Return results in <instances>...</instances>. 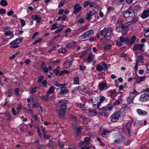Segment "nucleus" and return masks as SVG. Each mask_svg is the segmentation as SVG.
<instances>
[{
  "instance_id": "obj_1",
  "label": "nucleus",
  "mask_w": 149,
  "mask_h": 149,
  "mask_svg": "<svg viewBox=\"0 0 149 149\" xmlns=\"http://www.w3.org/2000/svg\"><path fill=\"white\" fill-rule=\"evenodd\" d=\"M68 101L66 100H61L57 103L56 113L61 118H63L65 115L67 110V104Z\"/></svg>"
},
{
  "instance_id": "obj_2",
  "label": "nucleus",
  "mask_w": 149,
  "mask_h": 149,
  "mask_svg": "<svg viewBox=\"0 0 149 149\" xmlns=\"http://www.w3.org/2000/svg\"><path fill=\"white\" fill-rule=\"evenodd\" d=\"M127 25H125L122 24L117 26L116 27V30L117 31L121 32L122 35L124 36L126 35L127 32Z\"/></svg>"
},
{
  "instance_id": "obj_3",
  "label": "nucleus",
  "mask_w": 149,
  "mask_h": 149,
  "mask_svg": "<svg viewBox=\"0 0 149 149\" xmlns=\"http://www.w3.org/2000/svg\"><path fill=\"white\" fill-rule=\"evenodd\" d=\"M120 111H116L110 118L111 121L113 123L117 122L120 117Z\"/></svg>"
},
{
  "instance_id": "obj_4",
  "label": "nucleus",
  "mask_w": 149,
  "mask_h": 149,
  "mask_svg": "<svg viewBox=\"0 0 149 149\" xmlns=\"http://www.w3.org/2000/svg\"><path fill=\"white\" fill-rule=\"evenodd\" d=\"M123 16L126 18H128L130 17H132L134 15V13L133 10H127L125 11H124L123 12Z\"/></svg>"
},
{
  "instance_id": "obj_5",
  "label": "nucleus",
  "mask_w": 149,
  "mask_h": 149,
  "mask_svg": "<svg viewBox=\"0 0 149 149\" xmlns=\"http://www.w3.org/2000/svg\"><path fill=\"white\" fill-rule=\"evenodd\" d=\"M144 46V44H142L140 45L138 44H137L134 45L133 46V50L134 51H136L138 50H139L142 52H144V48H143Z\"/></svg>"
},
{
  "instance_id": "obj_6",
  "label": "nucleus",
  "mask_w": 149,
  "mask_h": 149,
  "mask_svg": "<svg viewBox=\"0 0 149 149\" xmlns=\"http://www.w3.org/2000/svg\"><path fill=\"white\" fill-rule=\"evenodd\" d=\"M139 100L142 102H143L149 100V94H146V93L141 95Z\"/></svg>"
},
{
  "instance_id": "obj_7",
  "label": "nucleus",
  "mask_w": 149,
  "mask_h": 149,
  "mask_svg": "<svg viewBox=\"0 0 149 149\" xmlns=\"http://www.w3.org/2000/svg\"><path fill=\"white\" fill-rule=\"evenodd\" d=\"M60 91L59 92V94L60 95H63L65 94L68 93L69 91V89L65 87V86L61 87Z\"/></svg>"
},
{
  "instance_id": "obj_8",
  "label": "nucleus",
  "mask_w": 149,
  "mask_h": 149,
  "mask_svg": "<svg viewBox=\"0 0 149 149\" xmlns=\"http://www.w3.org/2000/svg\"><path fill=\"white\" fill-rule=\"evenodd\" d=\"M108 31V29L107 28L105 27L103 30H101L98 33L97 36L98 38L99 39L100 36H101V35L103 36L104 38V37H105Z\"/></svg>"
},
{
  "instance_id": "obj_9",
  "label": "nucleus",
  "mask_w": 149,
  "mask_h": 149,
  "mask_svg": "<svg viewBox=\"0 0 149 149\" xmlns=\"http://www.w3.org/2000/svg\"><path fill=\"white\" fill-rule=\"evenodd\" d=\"M80 5L79 3H77L74 4V9L73 12L74 14H77L82 8V7L81 6H79Z\"/></svg>"
},
{
  "instance_id": "obj_10",
  "label": "nucleus",
  "mask_w": 149,
  "mask_h": 149,
  "mask_svg": "<svg viewBox=\"0 0 149 149\" xmlns=\"http://www.w3.org/2000/svg\"><path fill=\"white\" fill-rule=\"evenodd\" d=\"M149 16V8L144 10L142 12L141 17L143 19H145Z\"/></svg>"
},
{
  "instance_id": "obj_11",
  "label": "nucleus",
  "mask_w": 149,
  "mask_h": 149,
  "mask_svg": "<svg viewBox=\"0 0 149 149\" xmlns=\"http://www.w3.org/2000/svg\"><path fill=\"white\" fill-rule=\"evenodd\" d=\"M131 124L132 123L130 121L128 122L126 125V129L128 132V135L130 136H131V135L130 132L131 131Z\"/></svg>"
},
{
  "instance_id": "obj_12",
  "label": "nucleus",
  "mask_w": 149,
  "mask_h": 149,
  "mask_svg": "<svg viewBox=\"0 0 149 149\" xmlns=\"http://www.w3.org/2000/svg\"><path fill=\"white\" fill-rule=\"evenodd\" d=\"M31 18L34 20H37L36 23H39L41 22L42 21V18L41 17H38V15H32L31 16Z\"/></svg>"
},
{
  "instance_id": "obj_13",
  "label": "nucleus",
  "mask_w": 149,
  "mask_h": 149,
  "mask_svg": "<svg viewBox=\"0 0 149 149\" xmlns=\"http://www.w3.org/2000/svg\"><path fill=\"white\" fill-rule=\"evenodd\" d=\"M107 86V84L104 82L100 83L98 85V88L101 91L104 90V88Z\"/></svg>"
},
{
  "instance_id": "obj_14",
  "label": "nucleus",
  "mask_w": 149,
  "mask_h": 149,
  "mask_svg": "<svg viewBox=\"0 0 149 149\" xmlns=\"http://www.w3.org/2000/svg\"><path fill=\"white\" fill-rule=\"evenodd\" d=\"M22 41V39L21 38H17L15 40L11 42L9 45H13L14 44L18 45Z\"/></svg>"
},
{
  "instance_id": "obj_15",
  "label": "nucleus",
  "mask_w": 149,
  "mask_h": 149,
  "mask_svg": "<svg viewBox=\"0 0 149 149\" xmlns=\"http://www.w3.org/2000/svg\"><path fill=\"white\" fill-rule=\"evenodd\" d=\"M101 111L100 112H97V114H100V115L104 116L106 115V111H107L106 108V107H103L102 109H99Z\"/></svg>"
},
{
  "instance_id": "obj_16",
  "label": "nucleus",
  "mask_w": 149,
  "mask_h": 149,
  "mask_svg": "<svg viewBox=\"0 0 149 149\" xmlns=\"http://www.w3.org/2000/svg\"><path fill=\"white\" fill-rule=\"evenodd\" d=\"M2 114L5 115L4 119L6 120H10L12 118L11 115L8 112H6L5 113H2Z\"/></svg>"
},
{
  "instance_id": "obj_17",
  "label": "nucleus",
  "mask_w": 149,
  "mask_h": 149,
  "mask_svg": "<svg viewBox=\"0 0 149 149\" xmlns=\"http://www.w3.org/2000/svg\"><path fill=\"white\" fill-rule=\"evenodd\" d=\"M94 56V55L93 54H90L88 55L87 58L85 60L88 63H91L93 61Z\"/></svg>"
},
{
  "instance_id": "obj_18",
  "label": "nucleus",
  "mask_w": 149,
  "mask_h": 149,
  "mask_svg": "<svg viewBox=\"0 0 149 149\" xmlns=\"http://www.w3.org/2000/svg\"><path fill=\"white\" fill-rule=\"evenodd\" d=\"M82 128L81 126H79L77 127L75 132V133L77 134V137L79 136L80 134L81 131H82Z\"/></svg>"
},
{
  "instance_id": "obj_19",
  "label": "nucleus",
  "mask_w": 149,
  "mask_h": 149,
  "mask_svg": "<svg viewBox=\"0 0 149 149\" xmlns=\"http://www.w3.org/2000/svg\"><path fill=\"white\" fill-rule=\"evenodd\" d=\"M111 132L108 130H103L101 131L100 132L102 134V135L103 137H104L105 136H106L108 134Z\"/></svg>"
},
{
  "instance_id": "obj_20",
  "label": "nucleus",
  "mask_w": 149,
  "mask_h": 149,
  "mask_svg": "<svg viewBox=\"0 0 149 149\" xmlns=\"http://www.w3.org/2000/svg\"><path fill=\"white\" fill-rule=\"evenodd\" d=\"M137 112L139 115L141 116L147 115V113L146 111L139 109L137 110Z\"/></svg>"
},
{
  "instance_id": "obj_21",
  "label": "nucleus",
  "mask_w": 149,
  "mask_h": 149,
  "mask_svg": "<svg viewBox=\"0 0 149 149\" xmlns=\"http://www.w3.org/2000/svg\"><path fill=\"white\" fill-rule=\"evenodd\" d=\"M71 60L70 61H65L63 63V65H68V67H70L72 65V63L73 61V59L72 58H71Z\"/></svg>"
},
{
  "instance_id": "obj_22",
  "label": "nucleus",
  "mask_w": 149,
  "mask_h": 149,
  "mask_svg": "<svg viewBox=\"0 0 149 149\" xmlns=\"http://www.w3.org/2000/svg\"><path fill=\"white\" fill-rule=\"evenodd\" d=\"M64 26V25H61L60 27L58 28V29L55 31L54 32V34H56L58 33L61 31H62L63 29V27Z\"/></svg>"
},
{
  "instance_id": "obj_23",
  "label": "nucleus",
  "mask_w": 149,
  "mask_h": 149,
  "mask_svg": "<svg viewBox=\"0 0 149 149\" xmlns=\"http://www.w3.org/2000/svg\"><path fill=\"white\" fill-rule=\"evenodd\" d=\"M100 102L98 103V105H97V108H98V109H99V105L101 104V103L103 102V101L105 100V97L104 96H100Z\"/></svg>"
},
{
  "instance_id": "obj_24",
  "label": "nucleus",
  "mask_w": 149,
  "mask_h": 149,
  "mask_svg": "<svg viewBox=\"0 0 149 149\" xmlns=\"http://www.w3.org/2000/svg\"><path fill=\"white\" fill-rule=\"evenodd\" d=\"M141 9V7L139 5H135L134 7V10L136 12L139 11Z\"/></svg>"
},
{
  "instance_id": "obj_25",
  "label": "nucleus",
  "mask_w": 149,
  "mask_h": 149,
  "mask_svg": "<svg viewBox=\"0 0 149 149\" xmlns=\"http://www.w3.org/2000/svg\"><path fill=\"white\" fill-rule=\"evenodd\" d=\"M136 38V37L135 36H132L130 40V45H131L134 43L135 42Z\"/></svg>"
},
{
  "instance_id": "obj_26",
  "label": "nucleus",
  "mask_w": 149,
  "mask_h": 149,
  "mask_svg": "<svg viewBox=\"0 0 149 149\" xmlns=\"http://www.w3.org/2000/svg\"><path fill=\"white\" fill-rule=\"evenodd\" d=\"M87 36L88 37L92 36L93 33V31L92 30H89L85 32Z\"/></svg>"
},
{
  "instance_id": "obj_27",
  "label": "nucleus",
  "mask_w": 149,
  "mask_h": 149,
  "mask_svg": "<svg viewBox=\"0 0 149 149\" xmlns=\"http://www.w3.org/2000/svg\"><path fill=\"white\" fill-rule=\"evenodd\" d=\"M55 88L53 86H51L49 88V90L48 91V94H51L53 93L54 91Z\"/></svg>"
},
{
  "instance_id": "obj_28",
  "label": "nucleus",
  "mask_w": 149,
  "mask_h": 149,
  "mask_svg": "<svg viewBox=\"0 0 149 149\" xmlns=\"http://www.w3.org/2000/svg\"><path fill=\"white\" fill-rule=\"evenodd\" d=\"M133 17L132 18V19L131 21H129L127 22V23H130V24H128V25H130L132 24H134L136 22L137 20V19L135 17Z\"/></svg>"
},
{
  "instance_id": "obj_29",
  "label": "nucleus",
  "mask_w": 149,
  "mask_h": 149,
  "mask_svg": "<svg viewBox=\"0 0 149 149\" xmlns=\"http://www.w3.org/2000/svg\"><path fill=\"white\" fill-rule=\"evenodd\" d=\"M0 4L2 6H5L8 5V2L6 0H1L0 2Z\"/></svg>"
},
{
  "instance_id": "obj_30",
  "label": "nucleus",
  "mask_w": 149,
  "mask_h": 149,
  "mask_svg": "<svg viewBox=\"0 0 149 149\" xmlns=\"http://www.w3.org/2000/svg\"><path fill=\"white\" fill-rule=\"evenodd\" d=\"M97 108H96L95 110H91V109H88V111L89 113H91L92 115H95L97 114V112L96 111V110H97Z\"/></svg>"
},
{
  "instance_id": "obj_31",
  "label": "nucleus",
  "mask_w": 149,
  "mask_h": 149,
  "mask_svg": "<svg viewBox=\"0 0 149 149\" xmlns=\"http://www.w3.org/2000/svg\"><path fill=\"white\" fill-rule=\"evenodd\" d=\"M146 77L142 76L140 77L139 79H137L136 81V82L137 83L143 81L145 79Z\"/></svg>"
},
{
  "instance_id": "obj_32",
  "label": "nucleus",
  "mask_w": 149,
  "mask_h": 149,
  "mask_svg": "<svg viewBox=\"0 0 149 149\" xmlns=\"http://www.w3.org/2000/svg\"><path fill=\"white\" fill-rule=\"evenodd\" d=\"M112 32H111V33ZM111 32H109V31L107 33L105 37H104V38H105L106 40H109L111 38Z\"/></svg>"
},
{
  "instance_id": "obj_33",
  "label": "nucleus",
  "mask_w": 149,
  "mask_h": 149,
  "mask_svg": "<svg viewBox=\"0 0 149 149\" xmlns=\"http://www.w3.org/2000/svg\"><path fill=\"white\" fill-rule=\"evenodd\" d=\"M54 84L57 87H61L62 86H65V84H59L57 81L54 82Z\"/></svg>"
},
{
  "instance_id": "obj_34",
  "label": "nucleus",
  "mask_w": 149,
  "mask_h": 149,
  "mask_svg": "<svg viewBox=\"0 0 149 149\" xmlns=\"http://www.w3.org/2000/svg\"><path fill=\"white\" fill-rule=\"evenodd\" d=\"M91 2V0L86 1L84 2L83 5L84 7L86 8V7L88 6L90 3Z\"/></svg>"
},
{
  "instance_id": "obj_35",
  "label": "nucleus",
  "mask_w": 149,
  "mask_h": 149,
  "mask_svg": "<svg viewBox=\"0 0 149 149\" xmlns=\"http://www.w3.org/2000/svg\"><path fill=\"white\" fill-rule=\"evenodd\" d=\"M79 82V78L78 77H76L74 78V84H77Z\"/></svg>"
},
{
  "instance_id": "obj_36",
  "label": "nucleus",
  "mask_w": 149,
  "mask_h": 149,
  "mask_svg": "<svg viewBox=\"0 0 149 149\" xmlns=\"http://www.w3.org/2000/svg\"><path fill=\"white\" fill-rule=\"evenodd\" d=\"M87 37H88L87 36L86 33L85 32L81 36L79 37V39L81 40L84 38H86Z\"/></svg>"
},
{
  "instance_id": "obj_37",
  "label": "nucleus",
  "mask_w": 149,
  "mask_h": 149,
  "mask_svg": "<svg viewBox=\"0 0 149 149\" xmlns=\"http://www.w3.org/2000/svg\"><path fill=\"white\" fill-rule=\"evenodd\" d=\"M123 101L122 99L120 98L118 99L114 103V105H117L121 103Z\"/></svg>"
},
{
  "instance_id": "obj_38",
  "label": "nucleus",
  "mask_w": 149,
  "mask_h": 149,
  "mask_svg": "<svg viewBox=\"0 0 149 149\" xmlns=\"http://www.w3.org/2000/svg\"><path fill=\"white\" fill-rule=\"evenodd\" d=\"M44 78V77L43 75H41L39 76V79L38 80V82L39 84L42 82L43 79Z\"/></svg>"
},
{
  "instance_id": "obj_39",
  "label": "nucleus",
  "mask_w": 149,
  "mask_h": 149,
  "mask_svg": "<svg viewBox=\"0 0 149 149\" xmlns=\"http://www.w3.org/2000/svg\"><path fill=\"white\" fill-rule=\"evenodd\" d=\"M67 51V50L65 48H62L59 49L58 52H61V53H64L66 52Z\"/></svg>"
},
{
  "instance_id": "obj_40",
  "label": "nucleus",
  "mask_w": 149,
  "mask_h": 149,
  "mask_svg": "<svg viewBox=\"0 0 149 149\" xmlns=\"http://www.w3.org/2000/svg\"><path fill=\"white\" fill-rule=\"evenodd\" d=\"M39 106V104L36 102H35V103H33L32 105V107L34 108H38Z\"/></svg>"
},
{
  "instance_id": "obj_41",
  "label": "nucleus",
  "mask_w": 149,
  "mask_h": 149,
  "mask_svg": "<svg viewBox=\"0 0 149 149\" xmlns=\"http://www.w3.org/2000/svg\"><path fill=\"white\" fill-rule=\"evenodd\" d=\"M96 70L98 71H101L103 70V69L102 66L100 65H98L96 68Z\"/></svg>"
},
{
  "instance_id": "obj_42",
  "label": "nucleus",
  "mask_w": 149,
  "mask_h": 149,
  "mask_svg": "<svg viewBox=\"0 0 149 149\" xmlns=\"http://www.w3.org/2000/svg\"><path fill=\"white\" fill-rule=\"evenodd\" d=\"M57 23L54 24L52 26V27L51 28V29L52 30H53L58 28V26H57Z\"/></svg>"
},
{
  "instance_id": "obj_43",
  "label": "nucleus",
  "mask_w": 149,
  "mask_h": 149,
  "mask_svg": "<svg viewBox=\"0 0 149 149\" xmlns=\"http://www.w3.org/2000/svg\"><path fill=\"white\" fill-rule=\"evenodd\" d=\"M80 149H92L91 146H87L86 145H84L83 147H81Z\"/></svg>"
},
{
  "instance_id": "obj_44",
  "label": "nucleus",
  "mask_w": 149,
  "mask_h": 149,
  "mask_svg": "<svg viewBox=\"0 0 149 149\" xmlns=\"http://www.w3.org/2000/svg\"><path fill=\"white\" fill-rule=\"evenodd\" d=\"M61 17L62 19L61 20L62 21H66L68 19L67 16L65 14L63 15L62 17Z\"/></svg>"
},
{
  "instance_id": "obj_45",
  "label": "nucleus",
  "mask_w": 149,
  "mask_h": 149,
  "mask_svg": "<svg viewBox=\"0 0 149 149\" xmlns=\"http://www.w3.org/2000/svg\"><path fill=\"white\" fill-rule=\"evenodd\" d=\"M128 109V107L127 106H125L123 107L121 109V110H122V112L125 113L126 111H127Z\"/></svg>"
},
{
  "instance_id": "obj_46",
  "label": "nucleus",
  "mask_w": 149,
  "mask_h": 149,
  "mask_svg": "<svg viewBox=\"0 0 149 149\" xmlns=\"http://www.w3.org/2000/svg\"><path fill=\"white\" fill-rule=\"evenodd\" d=\"M41 98L43 100L45 101H48L49 100V99L48 97H47L45 96V95H42L41 97Z\"/></svg>"
},
{
  "instance_id": "obj_47",
  "label": "nucleus",
  "mask_w": 149,
  "mask_h": 149,
  "mask_svg": "<svg viewBox=\"0 0 149 149\" xmlns=\"http://www.w3.org/2000/svg\"><path fill=\"white\" fill-rule=\"evenodd\" d=\"M95 102H94V103H93V102L92 103V105L93 107L94 108H95L96 106L97 108H97V109H98V108H97V105H98L99 102H98L97 100H96L95 99Z\"/></svg>"
},
{
  "instance_id": "obj_48",
  "label": "nucleus",
  "mask_w": 149,
  "mask_h": 149,
  "mask_svg": "<svg viewBox=\"0 0 149 149\" xmlns=\"http://www.w3.org/2000/svg\"><path fill=\"white\" fill-rule=\"evenodd\" d=\"M112 45L111 44H109L105 46L104 48V49L108 50L112 48Z\"/></svg>"
},
{
  "instance_id": "obj_49",
  "label": "nucleus",
  "mask_w": 149,
  "mask_h": 149,
  "mask_svg": "<svg viewBox=\"0 0 149 149\" xmlns=\"http://www.w3.org/2000/svg\"><path fill=\"white\" fill-rule=\"evenodd\" d=\"M102 64L103 66V70H106L108 67V64H106V63H105L104 62H102Z\"/></svg>"
},
{
  "instance_id": "obj_50",
  "label": "nucleus",
  "mask_w": 149,
  "mask_h": 149,
  "mask_svg": "<svg viewBox=\"0 0 149 149\" xmlns=\"http://www.w3.org/2000/svg\"><path fill=\"white\" fill-rule=\"evenodd\" d=\"M13 32L10 31H8L5 32L4 34L6 36L11 35Z\"/></svg>"
},
{
  "instance_id": "obj_51",
  "label": "nucleus",
  "mask_w": 149,
  "mask_h": 149,
  "mask_svg": "<svg viewBox=\"0 0 149 149\" xmlns=\"http://www.w3.org/2000/svg\"><path fill=\"white\" fill-rule=\"evenodd\" d=\"M37 88V86H35L34 88H32L31 91V93L32 94L33 93H35L36 92V89Z\"/></svg>"
},
{
  "instance_id": "obj_52",
  "label": "nucleus",
  "mask_w": 149,
  "mask_h": 149,
  "mask_svg": "<svg viewBox=\"0 0 149 149\" xmlns=\"http://www.w3.org/2000/svg\"><path fill=\"white\" fill-rule=\"evenodd\" d=\"M21 23V25L22 26H24L26 24V22L24 20L22 19L21 18L19 19Z\"/></svg>"
},
{
  "instance_id": "obj_53",
  "label": "nucleus",
  "mask_w": 149,
  "mask_h": 149,
  "mask_svg": "<svg viewBox=\"0 0 149 149\" xmlns=\"http://www.w3.org/2000/svg\"><path fill=\"white\" fill-rule=\"evenodd\" d=\"M43 138L44 139H50V136H49L47 135L46 133H43Z\"/></svg>"
},
{
  "instance_id": "obj_54",
  "label": "nucleus",
  "mask_w": 149,
  "mask_h": 149,
  "mask_svg": "<svg viewBox=\"0 0 149 149\" xmlns=\"http://www.w3.org/2000/svg\"><path fill=\"white\" fill-rule=\"evenodd\" d=\"M107 12H110L111 11L113 12L114 10V8L113 7L109 6L107 8Z\"/></svg>"
},
{
  "instance_id": "obj_55",
  "label": "nucleus",
  "mask_w": 149,
  "mask_h": 149,
  "mask_svg": "<svg viewBox=\"0 0 149 149\" xmlns=\"http://www.w3.org/2000/svg\"><path fill=\"white\" fill-rule=\"evenodd\" d=\"M6 9H3V8H0V14H4L6 13Z\"/></svg>"
},
{
  "instance_id": "obj_56",
  "label": "nucleus",
  "mask_w": 149,
  "mask_h": 149,
  "mask_svg": "<svg viewBox=\"0 0 149 149\" xmlns=\"http://www.w3.org/2000/svg\"><path fill=\"white\" fill-rule=\"evenodd\" d=\"M8 96L9 97H10L12 96L13 93H12V90L11 89H8Z\"/></svg>"
},
{
  "instance_id": "obj_57",
  "label": "nucleus",
  "mask_w": 149,
  "mask_h": 149,
  "mask_svg": "<svg viewBox=\"0 0 149 149\" xmlns=\"http://www.w3.org/2000/svg\"><path fill=\"white\" fill-rule=\"evenodd\" d=\"M19 88H15V95H19Z\"/></svg>"
},
{
  "instance_id": "obj_58",
  "label": "nucleus",
  "mask_w": 149,
  "mask_h": 149,
  "mask_svg": "<svg viewBox=\"0 0 149 149\" xmlns=\"http://www.w3.org/2000/svg\"><path fill=\"white\" fill-rule=\"evenodd\" d=\"M92 16L89 13L86 14V18L87 20H89L91 18Z\"/></svg>"
},
{
  "instance_id": "obj_59",
  "label": "nucleus",
  "mask_w": 149,
  "mask_h": 149,
  "mask_svg": "<svg viewBox=\"0 0 149 149\" xmlns=\"http://www.w3.org/2000/svg\"><path fill=\"white\" fill-rule=\"evenodd\" d=\"M87 52L86 51H84L81 53L79 57L81 58H82L83 56L86 55Z\"/></svg>"
},
{
  "instance_id": "obj_60",
  "label": "nucleus",
  "mask_w": 149,
  "mask_h": 149,
  "mask_svg": "<svg viewBox=\"0 0 149 149\" xmlns=\"http://www.w3.org/2000/svg\"><path fill=\"white\" fill-rule=\"evenodd\" d=\"M144 59L143 56H139L138 57V59L140 61L141 63H142V61H143V60Z\"/></svg>"
},
{
  "instance_id": "obj_61",
  "label": "nucleus",
  "mask_w": 149,
  "mask_h": 149,
  "mask_svg": "<svg viewBox=\"0 0 149 149\" xmlns=\"http://www.w3.org/2000/svg\"><path fill=\"white\" fill-rule=\"evenodd\" d=\"M42 84H43V86H45L46 87H47V80L45 79L42 82Z\"/></svg>"
},
{
  "instance_id": "obj_62",
  "label": "nucleus",
  "mask_w": 149,
  "mask_h": 149,
  "mask_svg": "<svg viewBox=\"0 0 149 149\" xmlns=\"http://www.w3.org/2000/svg\"><path fill=\"white\" fill-rule=\"evenodd\" d=\"M128 56L127 54L125 53H122L121 54H120V57H124L126 58L127 57H128Z\"/></svg>"
},
{
  "instance_id": "obj_63",
  "label": "nucleus",
  "mask_w": 149,
  "mask_h": 149,
  "mask_svg": "<svg viewBox=\"0 0 149 149\" xmlns=\"http://www.w3.org/2000/svg\"><path fill=\"white\" fill-rule=\"evenodd\" d=\"M66 1L65 0H64L62 1L58 5V7L60 8L63 5H64L65 2H66Z\"/></svg>"
},
{
  "instance_id": "obj_64",
  "label": "nucleus",
  "mask_w": 149,
  "mask_h": 149,
  "mask_svg": "<svg viewBox=\"0 0 149 149\" xmlns=\"http://www.w3.org/2000/svg\"><path fill=\"white\" fill-rule=\"evenodd\" d=\"M58 145L60 148H63L64 147V145L63 143L59 142L58 143Z\"/></svg>"
}]
</instances>
